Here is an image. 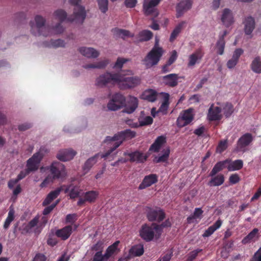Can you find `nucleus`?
Listing matches in <instances>:
<instances>
[{
  "label": "nucleus",
  "instance_id": "423d86ee",
  "mask_svg": "<svg viewBox=\"0 0 261 261\" xmlns=\"http://www.w3.org/2000/svg\"><path fill=\"white\" fill-rule=\"evenodd\" d=\"M81 1L82 0H69V4L75 7L74 8L73 15L69 16L68 20L83 23L86 17V12L85 7L79 5Z\"/></svg>",
  "mask_w": 261,
  "mask_h": 261
},
{
  "label": "nucleus",
  "instance_id": "e433bc0d",
  "mask_svg": "<svg viewBox=\"0 0 261 261\" xmlns=\"http://www.w3.org/2000/svg\"><path fill=\"white\" fill-rule=\"evenodd\" d=\"M212 177L208 182V185L210 186H219L224 182V176L222 174H219Z\"/></svg>",
  "mask_w": 261,
  "mask_h": 261
},
{
  "label": "nucleus",
  "instance_id": "680f3d73",
  "mask_svg": "<svg viewBox=\"0 0 261 261\" xmlns=\"http://www.w3.org/2000/svg\"><path fill=\"white\" fill-rule=\"evenodd\" d=\"M39 221V217L36 216L34 218H33L32 220H31L27 226H26V228L28 230L31 229L32 228L36 226Z\"/></svg>",
  "mask_w": 261,
  "mask_h": 261
},
{
  "label": "nucleus",
  "instance_id": "bf43d9fd",
  "mask_svg": "<svg viewBox=\"0 0 261 261\" xmlns=\"http://www.w3.org/2000/svg\"><path fill=\"white\" fill-rule=\"evenodd\" d=\"M128 60L123 58H118L113 67L114 68L117 69H121L122 68L123 65L124 63H125Z\"/></svg>",
  "mask_w": 261,
  "mask_h": 261
},
{
  "label": "nucleus",
  "instance_id": "c756f323",
  "mask_svg": "<svg viewBox=\"0 0 261 261\" xmlns=\"http://www.w3.org/2000/svg\"><path fill=\"white\" fill-rule=\"evenodd\" d=\"M229 163V159H226L225 160L217 162L215 165L212 171H211L209 176L211 177H213L214 176L216 175L218 172L226 168L227 167V164Z\"/></svg>",
  "mask_w": 261,
  "mask_h": 261
},
{
  "label": "nucleus",
  "instance_id": "69168bd1",
  "mask_svg": "<svg viewBox=\"0 0 261 261\" xmlns=\"http://www.w3.org/2000/svg\"><path fill=\"white\" fill-rule=\"evenodd\" d=\"M77 219V215L76 214H68L66 216L65 221L66 223H73Z\"/></svg>",
  "mask_w": 261,
  "mask_h": 261
},
{
  "label": "nucleus",
  "instance_id": "58836bf2",
  "mask_svg": "<svg viewBox=\"0 0 261 261\" xmlns=\"http://www.w3.org/2000/svg\"><path fill=\"white\" fill-rule=\"evenodd\" d=\"M109 61L107 60H104L94 63H90L84 65L83 67L85 69L90 68H98L103 69L105 68L108 64Z\"/></svg>",
  "mask_w": 261,
  "mask_h": 261
},
{
  "label": "nucleus",
  "instance_id": "a211bd4d",
  "mask_svg": "<svg viewBox=\"0 0 261 261\" xmlns=\"http://www.w3.org/2000/svg\"><path fill=\"white\" fill-rule=\"evenodd\" d=\"M73 226L74 228L73 229L72 225L65 226L63 228L56 230L55 234L57 237L61 238L62 240L65 241L71 236L73 230H76L78 225L74 224Z\"/></svg>",
  "mask_w": 261,
  "mask_h": 261
},
{
  "label": "nucleus",
  "instance_id": "052dcab7",
  "mask_svg": "<svg viewBox=\"0 0 261 261\" xmlns=\"http://www.w3.org/2000/svg\"><path fill=\"white\" fill-rule=\"evenodd\" d=\"M59 202V200H58L56 201V202L53 203L50 205L46 207L43 211V214L44 215H47L49 214L53 210V209L57 206Z\"/></svg>",
  "mask_w": 261,
  "mask_h": 261
},
{
  "label": "nucleus",
  "instance_id": "13d9d810",
  "mask_svg": "<svg viewBox=\"0 0 261 261\" xmlns=\"http://www.w3.org/2000/svg\"><path fill=\"white\" fill-rule=\"evenodd\" d=\"M167 98L164 100V102L162 103L160 108H159V111L162 112L164 114L167 113V111L169 107L168 94H167Z\"/></svg>",
  "mask_w": 261,
  "mask_h": 261
},
{
  "label": "nucleus",
  "instance_id": "0eeeda50",
  "mask_svg": "<svg viewBox=\"0 0 261 261\" xmlns=\"http://www.w3.org/2000/svg\"><path fill=\"white\" fill-rule=\"evenodd\" d=\"M155 225V223H152L151 225L143 224L139 231L140 237L146 242L152 241L154 237L159 239L161 234H158Z\"/></svg>",
  "mask_w": 261,
  "mask_h": 261
},
{
  "label": "nucleus",
  "instance_id": "bb28decb",
  "mask_svg": "<svg viewBox=\"0 0 261 261\" xmlns=\"http://www.w3.org/2000/svg\"><path fill=\"white\" fill-rule=\"evenodd\" d=\"M204 56V53L202 48H199L191 54L189 58L188 66L191 67L194 66L197 62H199Z\"/></svg>",
  "mask_w": 261,
  "mask_h": 261
},
{
  "label": "nucleus",
  "instance_id": "3c124183",
  "mask_svg": "<svg viewBox=\"0 0 261 261\" xmlns=\"http://www.w3.org/2000/svg\"><path fill=\"white\" fill-rule=\"evenodd\" d=\"M14 219V211L13 210H10L8 212V216L4 224V228L7 229L11 224V223Z\"/></svg>",
  "mask_w": 261,
  "mask_h": 261
},
{
  "label": "nucleus",
  "instance_id": "6ab92c4d",
  "mask_svg": "<svg viewBox=\"0 0 261 261\" xmlns=\"http://www.w3.org/2000/svg\"><path fill=\"white\" fill-rule=\"evenodd\" d=\"M158 181V176L156 174H150L144 176L139 186V190H143L151 186Z\"/></svg>",
  "mask_w": 261,
  "mask_h": 261
},
{
  "label": "nucleus",
  "instance_id": "864d4df0",
  "mask_svg": "<svg viewBox=\"0 0 261 261\" xmlns=\"http://www.w3.org/2000/svg\"><path fill=\"white\" fill-rule=\"evenodd\" d=\"M65 42L63 40L57 39V40H51L50 43L47 45L48 47H53L54 48H57L59 47H64Z\"/></svg>",
  "mask_w": 261,
  "mask_h": 261
},
{
  "label": "nucleus",
  "instance_id": "c9c22d12",
  "mask_svg": "<svg viewBox=\"0 0 261 261\" xmlns=\"http://www.w3.org/2000/svg\"><path fill=\"white\" fill-rule=\"evenodd\" d=\"M112 32L116 36L120 37L123 39H124L126 37H133L134 36V34H131L129 31L117 28L113 29Z\"/></svg>",
  "mask_w": 261,
  "mask_h": 261
},
{
  "label": "nucleus",
  "instance_id": "a18cd8bd",
  "mask_svg": "<svg viewBox=\"0 0 261 261\" xmlns=\"http://www.w3.org/2000/svg\"><path fill=\"white\" fill-rule=\"evenodd\" d=\"M144 248L141 245H138L133 246L129 250V254L130 256H139L143 254Z\"/></svg>",
  "mask_w": 261,
  "mask_h": 261
},
{
  "label": "nucleus",
  "instance_id": "f704fd0d",
  "mask_svg": "<svg viewBox=\"0 0 261 261\" xmlns=\"http://www.w3.org/2000/svg\"><path fill=\"white\" fill-rule=\"evenodd\" d=\"M258 228H254L249 234L246 236L242 241V243L243 244H246L250 243L251 241H255L256 239H258Z\"/></svg>",
  "mask_w": 261,
  "mask_h": 261
},
{
  "label": "nucleus",
  "instance_id": "a19ab883",
  "mask_svg": "<svg viewBox=\"0 0 261 261\" xmlns=\"http://www.w3.org/2000/svg\"><path fill=\"white\" fill-rule=\"evenodd\" d=\"M186 21H182L178 23L173 30L170 37V41L173 42L177 37L178 34L181 32L182 29L186 24Z\"/></svg>",
  "mask_w": 261,
  "mask_h": 261
},
{
  "label": "nucleus",
  "instance_id": "2f4dec72",
  "mask_svg": "<svg viewBox=\"0 0 261 261\" xmlns=\"http://www.w3.org/2000/svg\"><path fill=\"white\" fill-rule=\"evenodd\" d=\"M79 51L82 55L89 58H96L99 55L98 51L92 47H82L79 48Z\"/></svg>",
  "mask_w": 261,
  "mask_h": 261
},
{
  "label": "nucleus",
  "instance_id": "49530a36",
  "mask_svg": "<svg viewBox=\"0 0 261 261\" xmlns=\"http://www.w3.org/2000/svg\"><path fill=\"white\" fill-rule=\"evenodd\" d=\"M252 70L257 73H261V62L259 56L256 57L251 64Z\"/></svg>",
  "mask_w": 261,
  "mask_h": 261
},
{
  "label": "nucleus",
  "instance_id": "9d476101",
  "mask_svg": "<svg viewBox=\"0 0 261 261\" xmlns=\"http://www.w3.org/2000/svg\"><path fill=\"white\" fill-rule=\"evenodd\" d=\"M147 217L149 221L161 222L165 218V212L160 207H147L146 209Z\"/></svg>",
  "mask_w": 261,
  "mask_h": 261
},
{
  "label": "nucleus",
  "instance_id": "f8f14e48",
  "mask_svg": "<svg viewBox=\"0 0 261 261\" xmlns=\"http://www.w3.org/2000/svg\"><path fill=\"white\" fill-rule=\"evenodd\" d=\"M43 158V155L39 152L33 154L27 162V169L31 173L38 170L39 164Z\"/></svg>",
  "mask_w": 261,
  "mask_h": 261
},
{
  "label": "nucleus",
  "instance_id": "0e129e2a",
  "mask_svg": "<svg viewBox=\"0 0 261 261\" xmlns=\"http://www.w3.org/2000/svg\"><path fill=\"white\" fill-rule=\"evenodd\" d=\"M64 186H61L60 187L57 188L56 190L51 191L49 193L53 197V198L56 199L60 194L61 191H63L64 189Z\"/></svg>",
  "mask_w": 261,
  "mask_h": 261
},
{
  "label": "nucleus",
  "instance_id": "39448f33",
  "mask_svg": "<svg viewBox=\"0 0 261 261\" xmlns=\"http://www.w3.org/2000/svg\"><path fill=\"white\" fill-rule=\"evenodd\" d=\"M36 25L33 22H30L31 31L34 36H47L50 34V29L45 25V20L40 15H37L35 18Z\"/></svg>",
  "mask_w": 261,
  "mask_h": 261
},
{
  "label": "nucleus",
  "instance_id": "f3484780",
  "mask_svg": "<svg viewBox=\"0 0 261 261\" xmlns=\"http://www.w3.org/2000/svg\"><path fill=\"white\" fill-rule=\"evenodd\" d=\"M178 79L179 76L176 73H170L160 77V81L163 84L171 88H174L178 85Z\"/></svg>",
  "mask_w": 261,
  "mask_h": 261
},
{
  "label": "nucleus",
  "instance_id": "cd10ccee",
  "mask_svg": "<svg viewBox=\"0 0 261 261\" xmlns=\"http://www.w3.org/2000/svg\"><path fill=\"white\" fill-rule=\"evenodd\" d=\"M221 20L226 27H229L233 22V17L230 10L227 8L224 9L221 17Z\"/></svg>",
  "mask_w": 261,
  "mask_h": 261
},
{
  "label": "nucleus",
  "instance_id": "412c9836",
  "mask_svg": "<svg viewBox=\"0 0 261 261\" xmlns=\"http://www.w3.org/2000/svg\"><path fill=\"white\" fill-rule=\"evenodd\" d=\"M105 247L103 241L99 240L91 247V250L96 253L92 261H102V252Z\"/></svg>",
  "mask_w": 261,
  "mask_h": 261
},
{
  "label": "nucleus",
  "instance_id": "473e14b6",
  "mask_svg": "<svg viewBox=\"0 0 261 261\" xmlns=\"http://www.w3.org/2000/svg\"><path fill=\"white\" fill-rule=\"evenodd\" d=\"M166 143V138L163 136L157 137L154 143L150 146L149 151L158 152L162 145Z\"/></svg>",
  "mask_w": 261,
  "mask_h": 261
},
{
  "label": "nucleus",
  "instance_id": "79ce46f5",
  "mask_svg": "<svg viewBox=\"0 0 261 261\" xmlns=\"http://www.w3.org/2000/svg\"><path fill=\"white\" fill-rule=\"evenodd\" d=\"M152 37L153 34L150 31L143 30L138 34L137 38L139 42H144L150 40Z\"/></svg>",
  "mask_w": 261,
  "mask_h": 261
},
{
  "label": "nucleus",
  "instance_id": "4c0bfd02",
  "mask_svg": "<svg viewBox=\"0 0 261 261\" xmlns=\"http://www.w3.org/2000/svg\"><path fill=\"white\" fill-rule=\"evenodd\" d=\"M222 225V221L220 220H218L215 223L210 226L202 234L204 238L208 237L212 235L217 229L220 227Z\"/></svg>",
  "mask_w": 261,
  "mask_h": 261
},
{
  "label": "nucleus",
  "instance_id": "4d7b16f0",
  "mask_svg": "<svg viewBox=\"0 0 261 261\" xmlns=\"http://www.w3.org/2000/svg\"><path fill=\"white\" fill-rule=\"evenodd\" d=\"M173 255V251L171 249L168 250L162 255L161 259L159 261H170Z\"/></svg>",
  "mask_w": 261,
  "mask_h": 261
},
{
  "label": "nucleus",
  "instance_id": "7ed1b4c3",
  "mask_svg": "<svg viewBox=\"0 0 261 261\" xmlns=\"http://www.w3.org/2000/svg\"><path fill=\"white\" fill-rule=\"evenodd\" d=\"M163 48L158 46V42H156L155 45L142 60L143 64L146 68H150L157 65L163 56Z\"/></svg>",
  "mask_w": 261,
  "mask_h": 261
},
{
  "label": "nucleus",
  "instance_id": "393cba45",
  "mask_svg": "<svg viewBox=\"0 0 261 261\" xmlns=\"http://www.w3.org/2000/svg\"><path fill=\"white\" fill-rule=\"evenodd\" d=\"M243 53L244 50L242 48H238L236 49L233 53L232 58L226 63L227 68L229 69L233 68L238 64L239 58Z\"/></svg>",
  "mask_w": 261,
  "mask_h": 261
},
{
  "label": "nucleus",
  "instance_id": "09e8293b",
  "mask_svg": "<svg viewBox=\"0 0 261 261\" xmlns=\"http://www.w3.org/2000/svg\"><path fill=\"white\" fill-rule=\"evenodd\" d=\"M170 152V149H166L162 155L155 156L153 159V162L156 163L166 162L169 158Z\"/></svg>",
  "mask_w": 261,
  "mask_h": 261
},
{
  "label": "nucleus",
  "instance_id": "1a4fd4ad",
  "mask_svg": "<svg viewBox=\"0 0 261 261\" xmlns=\"http://www.w3.org/2000/svg\"><path fill=\"white\" fill-rule=\"evenodd\" d=\"M125 101V97L122 94L116 93L112 96L107 107L110 110L116 111L124 106Z\"/></svg>",
  "mask_w": 261,
  "mask_h": 261
},
{
  "label": "nucleus",
  "instance_id": "c03bdc74",
  "mask_svg": "<svg viewBox=\"0 0 261 261\" xmlns=\"http://www.w3.org/2000/svg\"><path fill=\"white\" fill-rule=\"evenodd\" d=\"M54 16L60 22H63L67 20V21L73 22V21L68 20L66 12L63 9H58L54 12Z\"/></svg>",
  "mask_w": 261,
  "mask_h": 261
},
{
  "label": "nucleus",
  "instance_id": "9b49d317",
  "mask_svg": "<svg viewBox=\"0 0 261 261\" xmlns=\"http://www.w3.org/2000/svg\"><path fill=\"white\" fill-rule=\"evenodd\" d=\"M194 119L193 109H188L183 112L177 119V125L179 127H182L190 124Z\"/></svg>",
  "mask_w": 261,
  "mask_h": 261
},
{
  "label": "nucleus",
  "instance_id": "b1692460",
  "mask_svg": "<svg viewBox=\"0 0 261 261\" xmlns=\"http://www.w3.org/2000/svg\"><path fill=\"white\" fill-rule=\"evenodd\" d=\"M63 186H65L64 189H63L64 193H68L70 199H75L79 197L81 190L79 186L72 183L68 185H64Z\"/></svg>",
  "mask_w": 261,
  "mask_h": 261
},
{
  "label": "nucleus",
  "instance_id": "ea45409f",
  "mask_svg": "<svg viewBox=\"0 0 261 261\" xmlns=\"http://www.w3.org/2000/svg\"><path fill=\"white\" fill-rule=\"evenodd\" d=\"M227 167V169L229 171H236L240 170L243 168V162L241 160H237L233 162H231L230 160V163H228Z\"/></svg>",
  "mask_w": 261,
  "mask_h": 261
},
{
  "label": "nucleus",
  "instance_id": "6e6d98bb",
  "mask_svg": "<svg viewBox=\"0 0 261 261\" xmlns=\"http://www.w3.org/2000/svg\"><path fill=\"white\" fill-rule=\"evenodd\" d=\"M227 148V140H221L217 147V152L221 153Z\"/></svg>",
  "mask_w": 261,
  "mask_h": 261
},
{
  "label": "nucleus",
  "instance_id": "f257e3e1",
  "mask_svg": "<svg viewBox=\"0 0 261 261\" xmlns=\"http://www.w3.org/2000/svg\"><path fill=\"white\" fill-rule=\"evenodd\" d=\"M136 133L130 129H127L120 132L115 134L113 137L108 136L106 138L107 141H115L113 146L108 150L105 154L101 155V158H107L114 150L118 148L122 142L126 140H129L135 137Z\"/></svg>",
  "mask_w": 261,
  "mask_h": 261
},
{
  "label": "nucleus",
  "instance_id": "5701e85b",
  "mask_svg": "<svg viewBox=\"0 0 261 261\" xmlns=\"http://www.w3.org/2000/svg\"><path fill=\"white\" fill-rule=\"evenodd\" d=\"M192 5V0H184L179 3L176 6V17H181L185 11L190 9Z\"/></svg>",
  "mask_w": 261,
  "mask_h": 261
},
{
  "label": "nucleus",
  "instance_id": "20e7f679",
  "mask_svg": "<svg viewBox=\"0 0 261 261\" xmlns=\"http://www.w3.org/2000/svg\"><path fill=\"white\" fill-rule=\"evenodd\" d=\"M117 73V86L120 90L132 89L140 84L141 79L138 76H127L121 73Z\"/></svg>",
  "mask_w": 261,
  "mask_h": 261
},
{
  "label": "nucleus",
  "instance_id": "de8ad7c7",
  "mask_svg": "<svg viewBox=\"0 0 261 261\" xmlns=\"http://www.w3.org/2000/svg\"><path fill=\"white\" fill-rule=\"evenodd\" d=\"M98 195L99 193L98 192L92 190L86 192L85 193L84 197L87 202L92 203L95 202Z\"/></svg>",
  "mask_w": 261,
  "mask_h": 261
},
{
  "label": "nucleus",
  "instance_id": "774afa93",
  "mask_svg": "<svg viewBox=\"0 0 261 261\" xmlns=\"http://www.w3.org/2000/svg\"><path fill=\"white\" fill-rule=\"evenodd\" d=\"M240 180V178L239 175L236 173L231 174L229 178V182L232 185L239 182Z\"/></svg>",
  "mask_w": 261,
  "mask_h": 261
},
{
  "label": "nucleus",
  "instance_id": "4468645a",
  "mask_svg": "<svg viewBox=\"0 0 261 261\" xmlns=\"http://www.w3.org/2000/svg\"><path fill=\"white\" fill-rule=\"evenodd\" d=\"M253 140V137L251 134L246 133L241 136L237 141L236 150L238 151L244 152L246 148Z\"/></svg>",
  "mask_w": 261,
  "mask_h": 261
},
{
  "label": "nucleus",
  "instance_id": "5fc2aeb1",
  "mask_svg": "<svg viewBox=\"0 0 261 261\" xmlns=\"http://www.w3.org/2000/svg\"><path fill=\"white\" fill-rule=\"evenodd\" d=\"M171 226V223L169 219L166 220L164 222H163L161 224H156L155 227H157V231L158 234H160L161 235L163 232V229L164 227H168Z\"/></svg>",
  "mask_w": 261,
  "mask_h": 261
},
{
  "label": "nucleus",
  "instance_id": "72a5a7b5",
  "mask_svg": "<svg viewBox=\"0 0 261 261\" xmlns=\"http://www.w3.org/2000/svg\"><path fill=\"white\" fill-rule=\"evenodd\" d=\"M227 33L228 32L226 30L224 31L223 34L219 37V38L217 42L216 47L217 49V54L220 55H222L224 53L225 45L224 38Z\"/></svg>",
  "mask_w": 261,
  "mask_h": 261
},
{
  "label": "nucleus",
  "instance_id": "aec40b11",
  "mask_svg": "<svg viewBox=\"0 0 261 261\" xmlns=\"http://www.w3.org/2000/svg\"><path fill=\"white\" fill-rule=\"evenodd\" d=\"M221 113V108L214 107V104H212L208 111L207 119L210 121H219L222 118V115Z\"/></svg>",
  "mask_w": 261,
  "mask_h": 261
},
{
  "label": "nucleus",
  "instance_id": "2eb2a0df",
  "mask_svg": "<svg viewBox=\"0 0 261 261\" xmlns=\"http://www.w3.org/2000/svg\"><path fill=\"white\" fill-rule=\"evenodd\" d=\"M156 0H150L148 3H144L143 9L146 15H150L153 18L156 17L159 15V11L155 7L159 4Z\"/></svg>",
  "mask_w": 261,
  "mask_h": 261
},
{
  "label": "nucleus",
  "instance_id": "7c9ffc66",
  "mask_svg": "<svg viewBox=\"0 0 261 261\" xmlns=\"http://www.w3.org/2000/svg\"><path fill=\"white\" fill-rule=\"evenodd\" d=\"M244 32L246 35H251L255 28V20L253 17L248 16L245 18L244 21Z\"/></svg>",
  "mask_w": 261,
  "mask_h": 261
},
{
  "label": "nucleus",
  "instance_id": "6e6552de",
  "mask_svg": "<svg viewBox=\"0 0 261 261\" xmlns=\"http://www.w3.org/2000/svg\"><path fill=\"white\" fill-rule=\"evenodd\" d=\"M117 73L106 72L96 79L95 85L100 88L107 87L108 85H117Z\"/></svg>",
  "mask_w": 261,
  "mask_h": 261
},
{
  "label": "nucleus",
  "instance_id": "c85d7f7f",
  "mask_svg": "<svg viewBox=\"0 0 261 261\" xmlns=\"http://www.w3.org/2000/svg\"><path fill=\"white\" fill-rule=\"evenodd\" d=\"M103 153L100 154L99 153L96 154L90 158L88 159L84 163L82 169L83 170V172H84V174L87 173L91 168L93 167V166L97 162V159L101 155L103 154Z\"/></svg>",
  "mask_w": 261,
  "mask_h": 261
},
{
  "label": "nucleus",
  "instance_id": "e2e57ef3",
  "mask_svg": "<svg viewBox=\"0 0 261 261\" xmlns=\"http://www.w3.org/2000/svg\"><path fill=\"white\" fill-rule=\"evenodd\" d=\"M153 122V119L150 116L145 117L143 120L139 121L140 126H144L152 124Z\"/></svg>",
  "mask_w": 261,
  "mask_h": 261
},
{
  "label": "nucleus",
  "instance_id": "dca6fc26",
  "mask_svg": "<svg viewBox=\"0 0 261 261\" xmlns=\"http://www.w3.org/2000/svg\"><path fill=\"white\" fill-rule=\"evenodd\" d=\"M119 243V241H116L107 248L102 255V261H107L111 258H114L119 253L120 251L118 248Z\"/></svg>",
  "mask_w": 261,
  "mask_h": 261
},
{
  "label": "nucleus",
  "instance_id": "f03ea898",
  "mask_svg": "<svg viewBox=\"0 0 261 261\" xmlns=\"http://www.w3.org/2000/svg\"><path fill=\"white\" fill-rule=\"evenodd\" d=\"M49 170L51 176H48L41 184V187H45L50 182L54 180L64 178L66 175V172L64 165L59 162H54L49 167Z\"/></svg>",
  "mask_w": 261,
  "mask_h": 261
},
{
  "label": "nucleus",
  "instance_id": "4be33fe9",
  "mask_svg": "<svg viewBox=\"0 0 261 261\" xmlns=\"http://www.w3.org/2000/svg\"><path fill=\"white\" fill-rule=\"evenodd\" d=\"M76 154V151L72 149H65L60 150L57 158L61 161L65 162L72 160Z\"/></svg>",
  "mask_w": 261,
  "mask_h": 261
},
{
  "label": "nucleus",
  "instance_id": "8fccbe9b",
  "mask_svg": "<svg viewBox=\"0 0 261 261\" xmlns=\"http://www.w3.org/2000/svg\"><path fill=\"white\" fill-rule=\"evenodd\" d=\"M223 113L226 118H229L233 113V105L229 102H226L223 108Z\"/></svg>",
  "mask_w": 261,
  "mask_h": 261
},
{
  "label": "nucleus",
  "instance_id": "ddd939ff",
  "mask_svg": "<svg viewBox=\"0 0 261 261\" xmlns=\"http://www.w3.org/2000/svg\"><path fill=\"white\" fill-rule=\"evenodd\" d=\"M123 155L128 157L129 162L131 163L136 162L138 163H143L145 162L148 158L147 155L143 152L139 151H135L133 152L125 151Z\"/></svg>",
  "mask_w": 261,
  "mask_h": 261
},
{
  "label": "nucleus",
  "instance_id": "37998d69",
  "mask_svg": "<svg viewBox=\"0 0 261 261\" xmlns=\"http://www.w3.org/2000/svg\"><path fill=\"white\" fill-rule=\"evenodd\" d=\"M143 98L150 102L156 100L157 98L156 92L152 89L145 90L143 94Z\"/></svg>",
  "mask_w": 261,
  "mask_h": 261
},
{
  "label": "nucleus",
  "instance_id": "338daca9",
  "mask_svg": "<svg viewBox=\"0 0 261 261\" xmlns=\"http://www.w3.org/2000/svg\"><path fill=\"white\" fill-rule=\"evenodd\" d=\"M32 126V124L31 123H24L18 125V129L19 131L23 132L25 131Z\"/></svg>",
  "mask_w": 261,
  "mask_h": 261
},
{
  "label": "nucleus",
  "instance_id": "603ef678",
  "mask_svg": "<svg viewBox=\"0 0 261 261\" xmlns=\"http://www.w3.org/2000/svg\"><path fill=\"white\" fill-rule=\"evenodd\" d=\"M98 8L100 11L105 13L108 10V0H97Z\"/></svg>",
  "mask_w": 261,
  "mask_h": 261
},
{
  "label": "nucleus",
  "instance_id": "a878e982",
  "mask_svg": "<svg viewBox=\"0 0 261 261\" xmlns=\"http://www.w3.org/2000/svg\"><path fill=\"white\" fill-rule=\"evenodd\" d=\"M138 106V99L134 96H129L126 105L125 104L124 106L125 107L124 111L128 114H131L136 110Z\"/></svg>",
  "mask_w": 261,
  "mask_h": 261
}]
</instances>
